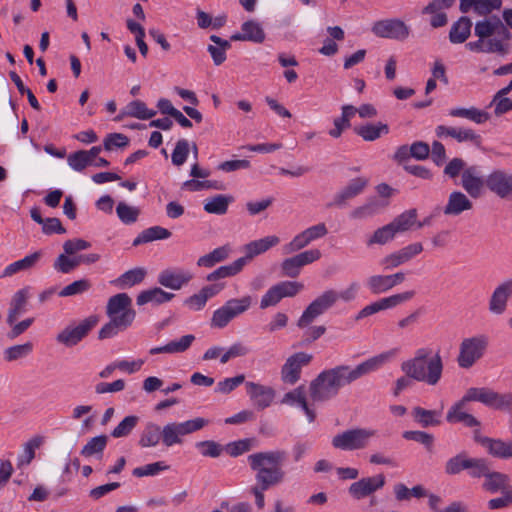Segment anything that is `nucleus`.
Returning <instances> with one entry per match:
<instances>
[{
	"label": "nucleus",
	"mask_w": 512,
	"mask_h": 512,
	"mask_svg": "<svg viewBox=\"0 0 512 512\" xmlns=\"http://www.w3.org/2000/svg\"><path fill=\"white\" fill-rule=\"evenodd\" d=\"M168 469L169 465H167L164 461H158L137 467L133 470L132 473L136 477H146L158 475L160 472L166 471Z\"/></svg>",
	"instance_id": "obj_59"
},
{
	"label": "nucleus",
	"mask_w": 512,
	"mask_h": 512,
	"mask_svg": "<svg viewBox=\"0 0 512 512\" xmlns=\"http://www.w3.org/2000/svg\"><path fill=\"white\" fill-rule=\"evenodd\" d=\"M354 131L364 141L373 142L382 136L387 135L390 131V128L383 122H369L355 127Z\"/></svg>",
	"instance_id": "obj_33"
},
{
	"label": "nucleus",
	"mask_w": 512,
	"mask_h": 512,
	"mask_svg": "<svg viewBox=\"0 0 512 512\" xmlns=\"http://www.w3.org/2000/svg\"><path fill=\"white\" fill-rule=\"evenodd\" d=\"M163 444L166 447H172L174 445L182 444L183 442V431L179 422H169L163 427Z\"/></svg>",
	"instance_id": "obj_45"
},
{
	"label": "nucleus",
	"mask_w": 512,
	"mask_h": 512,
	"mask_svg": "<svg viewBox=\"0 0 512 512\" xmlns=\"http://www.w3.org/2000/svg\"><path fill=\"white\" fill-rule=\"evenodd\" d=\"M282 404L297 407L301 409V411L307 417V420L312 423L316 418L315 411L309 406L306 400V392L304 387L299 386L287 393L284 394L282 400Z\"/></svg>",
	"instance_id": "obj_22"
},
{
	"label": "nucleus",
	"mask_w": 512,
	"mask_h": 512,
	"mask_svg": "<svg viewBox=\"0 0 512 512\" xmlns=\"http://www.w3.org/2000/svg\"><path fill=\"white\" fill-rule=\"evenodd\" d=\"M189 150V142L186 139L178 140L172 152V163L175 166H182L188 158Z\"/></svg>",
	"instance_id": "obj_61"
},
{
	"label": "nucleus",
	"mask_w": 512,
	"mask_h": 512,
	"mask_svg": "<svg viewBox=\"0 0 512 512\" xmlns=\"http://www.w3.org/2000/svg\"><path fill=\"white\" fill-rule=\"evenodd\" d=\"M33 351V343L26 342L23 344H17L7 347L3 351L4 360L7 362H13L16 360L24 359L28 357Z\"/></svg>",
	"instance_id": "obj_50"
},
{
	"label": "nucleus",
	"mask_w": 512,
	"mask_h": 512,
	"mask_svg": "<svg viewBox=\"0 0 512 512\" xmlns=\"http://www.w3.org/2000/svg\"><path fill=\"white\" fill-rule=\"evenodd\" d=\"M461 184L463 189L473 198H478L483 192L486 185L485 179L474 166L466 168L461 177Z\"/></svg>",
	"instance_id": "obj_23"
},
{
	"label": "nucleus",
	"mask_w": 512,
	"mask_h": 512,
	"mask_svg": "<svg viewBox=\"0 0 512 512\" xmlns=\"http://www.w3.org/2000/svg\"><path fill=\"white\" fill-rule=\"evenodd\" d=\"M156 115V111L147 107L141 100H134L129 102L125 108L117 116L116 120L123 117H133L139 120H148Z\"/></svg>",
	"instance_id": "obj_35"
},
{
	"label": "nucleus",
	"mask_w": 512,
	"mask_h": 512,
	"mask_svg": "<svg viewBox=\"0 0 512 512\" xmlns=\"http://www.w3.org/2000/svg\"><path fill=\"white\" fill-rule=\"evenodd\" d=\"M385 482L386 480L383 474L363 477L358 481L353 482L349 486L348 492L354 499L360 500L382 489Z\"/></svg>",
	"instance_id": "obj_21"
},
{
	"label": "nucleus",
	"mask_w": 512,
	"mask_h": 512,
	"mask_svg": "<svg viewBox=\"0 0 512 512\" xmlns=\"http://www.w3.org/2000/svg\"><path fill=\"white\" fill-rule=\"evenodd\" d=\"M79 266L78 256L67 255L65 252L60 254L54 261L53 267L60 273H70Z\"/></svg>",
	"instance_id": "obj_58"
},
{
	"label": "nucleus",
	"mask_w": 512,
	"mask_h": 512,
	"mask_svg": "<svg viewBox=\"0 0 512 512\" xmlns=\"http://www.w3.org/2000/svg\"><path fill=\"white\" fill-rule=\"evenodd\" d=\"M415 296L414 290H407L400 293L392 294L387 297H383L375 302H372L363 307L355 316L357 321L364 319L368 316L376 314L380 311L394 309L408 301Z\"/></svg>",
	"instance_id": "obj_11"
},
{
	"label": "nucleus",
	"mask_w": 512,
	"mask_h": 512,
	"mask_svg": "<svg viewBox=\"0 0 512 512\" xmlns=\"http://www.w3.org/2000/svg\"><path fill=\"white\" fill-rule=\"evenodd\" d=\"M376 434L377 431L374 429H350L335 435L332 439V445L344 451L359 450L365 448Z\"/></svg>",
	"instance_id": "obj_9"
},
{
	"label": "nucleus",
	"mask_w": 512,
	"mask_h": 512,
	"mask_svg": "<svg viewBox=\"0 0 512 512\" xmlns=\"http://www.w3.org/2000/svg\"><path fill=\"white\" fill-rule=\"evenodd\" d=\"M109 322L99 331V339H108L124 331L133 323L136 313L132 308V299L126 293H119L109 298L106 306Z\"/></svg>",
	"instance_id": "obj_4"
},
{
	"label": "nucleus",
	"mask_w": 512,
	"mask_h": 512,
	"mask_svg": "<svg viewBox=\"0 0 512 512\" xmlns=\"http://www.w3.org/2000/svg\"><path fill=\"white\" fill-rule=\"evenodd\" d=\"M509 483V477L500 472L489 470L485 476L483 488L491 493L504 492Z\"/></svg>",
	"instance_id": "obj_42"
},
{
	"label": "nucleus",
	"mask_w": 512,
	"mask_h": 512,
	"mask_svg": "<svg viewBox=\"0 0 512 512\" xmlns=\"http://www.w3.org/2000/svg\"><path fill=\"white\" fill-rule=\"evenodd\" d=\"M388 205V201L370 199L362 206L355 208L350 216L354 219H365L377 214L382 208Z\"/></svg>",
	"instance_id": "obj_44"
},
{
	"label": "nucleus",
	"mask_w": 512,
	"mask_h": 512,
	"mask_svg": "<svg viewBox=\"0 0 512 512\" xmlns=\"http://www.w3.org/2000/svg\"><path fill=\"white\" fill-rule=\"evenodd\" d=\"M372 32L381 38L405 40L410 33L409 27L400 19H386L374 23Z\"/></svg>",
	"instance_id": "obj_16"
},
{
	"label": "nucleus",
	"mask_w": 512,
	"mask_h": 512,
	"mask_svg": "<svg viewBox=\"0 0 512 512\" xmlns=\"http://www.w3.org/2000/svg\"><path fill=\"white\" fill-rule=\"evenodd\" d=\"M30 296V287H24L13 295L7 315V323L12 325L20 315L26 312L27 300Z\"/></svg>",
	"instance_id": "obj_31"
},
{
	"label": "nucleus",
	"mask_w": 512,
	"mask_h": 512,
	"mask_svg": "<svg viewBox=\"0 0 512 512\" xmlns=\"http://www.w3.org/2000/svg\"><path fill=\"white\" fill-rule=\"evenodd\" d=\"M367 184L368 179L366 177H356L351 179L348 184L334 196V200L331 205H344L346 201L361 194Z\"/></svg>",
	"instance_id": "obj_26"
},
{
	"label": "nucleus",
	"mask_w": 512,
	"mask_h": 512,
	"mask_svg": "<svg viewBox=\"0 0 512 512\" xmlns=\"http://www.w3.org/2000/svg\"><path fill=\"white\" fill-rule=\"evenodd\" d=\"M352 382L349 366L340 365L324 370L310 383V397L314 402L327 401L336 396L343 386Z\"/></svg>",
	"instance_id": "obj_5"
},
{
	"label": "nucleus",
	"mask_w": 512,
	"mask_h": 512,
	"mask_svg": "<svg viewBox=\"0 0 512 512\" xmlns=\"http://www.w3.org/2000/svg\"><path fill=\"white\" fill-rule=\"evenodd\" d=\"M138 417L134 415L126 416L111 432L114 438L128 436L138 423Z\"/></svg>",
	"instance_id": "obj_60"
},
{
	"label": "nucleus",
	"mask_w": 512,
	"mask_h": 512,
	"mask_svg": "<svg viewBox=\"0 0 512 512\" xmlns=\"http://www.w3.org/2000/svg\"><path fill=\"white\" fill-rule=\"evenodd\" d=\"M470 460L471 458L466 457L463 453L451 457L445 464V473L448 475H457L463 470H467Z\"/></svg>",
	"instance_id": "obj_54"
},
{
	"label": "nucleus",
	"mask_w": 512,
	"mask_h": 512,
	"mask_svg": "<svg viewBox=\"0 0 512 512\" xmlns=\"http://www.w3.org/2000/svg\"><path fill=\"white\" fill-rule=\"evenodd\" d=\"M489 336L483 333L464 338L459 346L457 363L460 368L469 369L486 353Z\"/></svg>",
	"instance_id": "obj_6"
},
{
	"label": "nucleus",
	"mask_w": 512,
	"mask_h": 512,
	"mask_svg": "<svg viewBox=\"0 0 512 512\" xmlns=\"http://www.w3.org/2000/svg\"><path fill=\"white\" fill-rule=\"evenodd\" d=\"M401 370L413 380L434 386L441 379L443 363L439 353L433 355L430 348H420L401 364Z\"/></svg>",
	"instance_id": "obj_3"
},
{
	"label": "nucleus",
	"mask_w": 512,
	"mask_h": 512,
	"mask_svg": "<svg viewBox=\"0 0 512 512\" xmlns=\"http://www.w3.org/2000/svg\"><path fill=\"white\" fill-rule=\"evenodd\" d=\"M422 251L423 245L420 242L411 243L383 257L380 264L386 270L395 269L409 262Z\"/></svg>",
	"instance_id": "obj_19"
},
{
	"label": "nucleus",
	"mask_w": 512,
	"mask_h": 512,
	"mask_svg": "<svg viewBox=\"0 0 512 512\" xmlns=\"http://www.w3.org/2000/svg\"><path fill=\"white\" fill-rule=\"evenodd\" d=\"M435 133L439 138L451 137L458 142L479 143L480 135L470 128H455L439 125L435 129Z\"/></svg>",
	"instance_id": "obj_25"
},
{
	"label": "nucleus",
	"mask_w": 512,
	"mask_h": 512,
	"mask_svg": "<svg viewBox=\"0 0 512 512\" xmlns=\"http://www.w3.org/2000/svg\"><path fill=\"white\" fill-rule=\"evenodd\" d=\"M171 236V232L161 226H152L143 230L134 240L133 245L138 246L140 244L149 243L156 240L168 239Z\"/></svg>",
	"instance_id": "obj_40"
},
{
	"label": "nucleus",
	"mask_w": 512,
	"mask_h": 512,
	"mask_svg": "<svg viewBox=\"0 0 512 512\" xmlns=\"http://www.w3.org/2000/svg\"><path fill=\"white\" fill-rule=\"evenodd\" d=\"M367 289L372 294H382L392 289L389 275L374 274L365 281Z\"/></svg>",
	"instance_id": "obj_48"
},
{
	"label": "nucleus",
	"mask_w": 512,
	"mask_h": 512,
	"mask_svg": "<svg viewBox=\"0 0 512 512\" xmlns=\"http://www.w3.org/2000/svg\"><path fill=\"white\" fill-rule=\"evenodd\" d=\"M245 389L249 400L258 410L270 407L275 399L276 392L271 386L247 381L245 382Z\"/></svg>",
	"instance_id": "obj_18"
},
{
	"label": "nucleus",
	"mask_w": 512,
	"mask_h": 512,
	"mask_svg": "<svg viewBox=\"0 0 512 512\" xmlns=\"http://www.w3.org/2000/svg\"><path fill=\"white\" fill-rule=\"evenodd\" d=\"M312 360V355L306 352H297L289 356L281 368V380L293 385L301 377V371Z\"/></svg>",
	"instance_id": "obj_14"
},
{
	"label": "nucleus",
	"mask_w": 512,
	"mask_h": 512,
	"mask_svg": "<svg viewBox=\"0 0 512 512\" xmlns=\"http://www.w3.org/2000/svg\"><path fill=\"white\" fill-rule=\"evenodd\" d=\"M193 273L189 269L181 267L166 268L157 278L160 285L172 290H180L193 279Z\"/></svg>",
	"instance_id": "obj_20"
},
{
	"label": "nucleus",
	"mask_w": 512,
	"mask_h": 512,
	"mask_svg": "<svg viewBox=\"0 0 512 512\" xmlns=\"http://www.w3.org/2000/svg\"><path fill=\"white\" fill-rule=\"evenodd\" d=\"M414 419L422 426L429 427L435 426L440 423L441 412L435 410H426L421 407L413 409Z\"/></svg>",
	"instance_id": "obj_51"
},
{
	"label": "nucleus",
	"mask_w": 512,
	"mask_h": 512,
	"mask_svg": "<svg viewBox=\"0 0 512 512\" xmlns=\"http://www.w3.org/2000/svg\"><path fill=\"white\" fill-rule=\"evenodd\" d=\"M210 40L214 44L208 46V52L214 64L219 66L226 60V51L231 47V44L228 40L222 39L216 35H211Z\"/></svg>",
	"instance_id": "obj_43"
},
{
	"label": "nucleus",
	"mask_w": 512,
	"mask_h": 512,
	"mask_svg": "<svg viewBox=\"0 0 512 512\" xmlns=\"http://www.w3.org/2000/svg\"><path fill=\"white\" fill-rule=\"evenodd\" d=\"M195 340V336L187 334L179 339L172 340L165 345L153 347L149 350V354H179L189 349Z\"/></svg>",
	"instance_id": "obj_30"
},
{
	"label": "nucleus",
	"mask_w": 512,
	"mask_h": 512,
	"mask_svg": "<svg viewBox=\"0 0 512 512\" xmlns=\"http://www.w3.org/2000/svg\"><path fill=\"white\" fill-rule=\"evenodd\" d=\"M91 287L89 280L80 279L72 282L71 284L65 286L60 292V297H70L82 294L88 291Z\"/></svg>",
	"instance_id": "obj_62"
},
{
	"label": "nucleus",
	"mask_w": 512,
	"mask_h": 512,
	"mask_svg": "<svg viewBox=\"0 0 512 512\" xmlns=\"http://www.w3.org/2000/svg\"><path fill=\"white\" fill-rule=\"evenodd\" d=\"M337 303L336 290L329 288L319 294L305 308L302 315L298 319L297 326L305 328L309 326L316 318L323 315Z\"/></svg>",
	"instance_id": "obj_8"
},
{
	"label": "nucleus",
	"mask_w": 512,
	"mask_h": 512,
	"mask_svg": "<svg viewBox=\"0 0 512 512\" xmlns=\"http://www.w3.org/2000/svg\"><path fill=\"white\" fill-rule=\"evenodd\" d=\"M472 22L468 17H460L449 32V40L453 44L464 43L471 34Z\"/></svg>",
	"instance_id": "obj_38"
},
{
	"label": "nucleus",
	"mask_w": 512,
	"mask_h": 512,
	"mask_svg": "<svg viewBox=\"0 0 512 512\" xmlns=\"http://www.w3.org/2000/svg\"><path fill=\"white\" fill-rule=\"evenodd\" d=\"M42 257L41 251L33 252L24 258L7 265L1 273V278L11 277L19 272L32 269Z\"/></svg>",
	"instance_id": "obj_32"
},
{
	"label": "nucleus",
	"mask_w": 512,
	"mask_h": 512,
	"mask_svg": "<svg viewBox=\"0 0 512 512\" xmlns=\"http://www.w3.org/2000/svg\"><path fill=\"white\" fill-rule=\"evenodd\" d=\"M477 441L485 448L491 456L508 459L512 458V441L493 439L488 437H479Z\"/></svg>",
	"instance_id": "obj_27"
},
{
	"label": "nucleus",
	"mask_w": 512,
	"mask_h": 512,
	"mask_svg": "<svg viewBox=\"0 0 512 512\" xmlns=\"http://www.w3.org/2000/svg\"><path fill=\"white\" fill-rule=\"evenodd\" d=\"M67 163L72 170L82 172L93 162L88 157L86 150H79L68 155Z\"/></svg>",
	"instance_id": "obj_56"
},
{
	"label": "nucleus",
	"mask_w": 512,
	"mask_h": 512,
	"mask_svg": "<svg viewBox=\"0 0 512 512\" xmlns=\"http://www.w3.org/2000/svg\"><path fill=\"white\" fill-rule=\"evenodd\" d=\"M472 207L471 200L463 192L453 191L448 196L443 213L446 216H458L465 211L471 210Z\"/></svg>",
	"instance_id": "obj_28"
},
{
	"label": "nucleus",
	"mask_w": 512,
	"mask_h": 512,
	"mask_svg": "<svg viewBox=\"0 0 512 512\" xmlns=\"http://www.w3.org/2000/svg\"><path fill=\"white\" fill-rule=\"evenodd\" d=\"M251 305L252 297L249 295L227 300L213 312L210 322L211 327L217 329L225 328L233 319L249 310Z\"/></svg>",
	"instance_id": "obj_7"
},
{
	"label": "nucleus",
	"mask_w": 512,
	"mask_h": 512,
	"mask_svg": "<svg viewBox=\"0 0 512 512\" xmlns=\"http://www.w3.org/2000/svg\"><path fill=\"white\" fill-rule=\"evenodd\" d=\"M397 234L390 223L376 229L373 234L367 239V246L385 245L391 242Z\"/></svg>",
	"instance_id": "obj_49"
},
{
	"label": "nucleus",
	"mask_w": 512,
	"mask_h": 512,
	"mask_svg": "<svg viewBox=\"0 0 512 512\" xmlns=\"http://www.w3.org/2000/svg\"><path fill=\"white\" fill-rule=\"evenodd\" d=\"M242 32L231 36L234 41H251L262 43L265 40V33L261 24L255 20H248L242 24Z\"/></svg>",
	"instance_id": "obj_29"
},
{
	"label": "nucleus",
	"mask_w": 512,
	"mask_h": 512,
	"mask_svg": "<svg viewBox=\"0 0 512 512\" xmlns=\"http://www.w3.org/2000/svg\"><path fill=\"white\" fill-rule=\"evenodd\" d=\"M397 353V349H391L366 359L354 368L349 366L350 378H352L354 382L365 375L378 371L384 365L392 361Z\"/></svg>",
	"instance_id": "obj_13"
},
{
	"label": "nucleus",
	"mask_w": 512,
	"mask_h": 512,
	"mask_svg": "<svg viewBox=\"0 0 512 512\" xmlns=\"http://www.w3.org/2000/svg\"><path fill=\"white\" fill-rule=\"evenodd\" d=\"M487 188L501 199L512 201V173L502 169L493 170L485 178Z\"/></svg>",
	"instance_id": "obj_15"
},
{
	"label": "nucleus",
	"mask_w": 512,
	"mask_h": 512,
	"mask_svg": "<svg viewBox=\"0 0 512 512\" xmlns=\"http://www.w3.org/2000/svg\"><path fill=\"white\" fill-rule=\"evenodd\" d=\"M464 401H477L489 408L504 410L509 409L512 406V393L501 394L489 388L473 387L468 389L465 393Z\"/></svg>",
	"instance_id": "obj_10"
},
{
	"label": "nucleus",
	"mask_w": 512,
	"mask_h": 512,
	"mask_svg": "<svg viewBox=\"0 0 512 512\" xmlns=\"http://www.w3.org/2000/svg\"><path fill=\"white\" fill-rule=\"evenodd\" d=\"M474 34L478 39L466 44L467 49L472 52L504 56L510 50L509 41L512 35L499 18L477 21Z\"/></svg>",
	"instance_id": "obj_2"
},
{
	"label": "nucleus",
	"mask_w": 512,
	"mask_h": 512,
	"mask_svg": "<svg viewBox=\"0 0 512 512\" xmlns=\"http://www.w3.org/2000/svg\"><path fill=\"white\" fill-rule=\"evenodd\" d=\"M230 247L228 245L215 248L210 253L201 256L197 260V265L200 267L210 268L216 263L225 260L230 254Z\"/></svg>",
	"instance_id": "obj_47"
},
{
	"label": "nucleus",
	"mask_w": 512,
	"mask_h": 512,
	"mask_svg": "<svg viewBox=\"0 0 512 512\" xmlns=\"http://www.w3.org/2000/svg\"><path fill=\"white\" fill-rule=\"evenodd\" d=\"M233 201L234 198L231 195L217 194L205 200L203 209L209 214L224 215Z\"/></svg>",
	"instance_id": "obj_37"
},
{
	"label": "nucleus",
	"mask_w": 512,
	"mask_h": 512,
	"mask_svg": "<svg viewBox=\"0 0 512 512\" xmlns=\"http://www.w3.org/2000/svg\"><path fill=\"white\" fill-rule=\"evenodd\" d=\"M163 442V429L154 422H148L139 435L138 445L142 448L156 447Z\"/></svg>",
	"instance_id": "obj_34"
},
{
	"label": "nucleus",
	"mask_w": 512,
	"mask_h": 512,
	"mask_svg": "<svg viewBox=\"0 0 512 512\" xmlns=\"http://www.w3.org/2000/svg\"><path fill=\"white\" fill-rule=\"evenodd\" d=\"M285 458L286 452L283 450L257 452L248 456L247 460L255 473L256 481L252 493L259 509L265 506L264 492L284 481L285 471L281 466Z\"/></svg>",
	"instance_id": "obj_1"
},
{
	"label": "nucleus",
	"mask_w": 512,
	"mask_h": 512,
	"mask_svg": "<svg viewBox=\"0 0 512 512\" xmlns=\"http://www.w3.org/2000/svg\"><path fill=\"white\" fill-rule=\"evenodd\" d=\"M129 144V138L122 133H110L103 141V148L112 151L116 148H124Z\"/></svg>",
	"instance_id": "obj_64"
},
{
	"label": "nucleus",
	"mask_w": 512,
	"mask_h": 512,
	"mask_svg": "<svg viewBox=\"0 0 512 512\" xmlns=\"http://www.w3.org/2000/svg\"><path fill=\"white\" fill-rule=\"evenodd\" d=\"M173 297V293L166 292L159 287H154L140 292L137 296L136 302L139 306L149 303L160 305L169 302Z\"/></svg>",
	"instance_id": "obj_36"
},
{
	"label": "nucleus",
	"mask_w": 512,
	"mask_h": 512,
	"mask_svg": "<svg viewBox=\"0 0 512 512\" xmlns=\"http://www.w3.org/2000/svg\"><path fill=\"white\" fill-rule=\"evenodd\" d=\"M245 266V259L238 258L229 265L220 266L207 276L208 281H215L217 279L231 277L238 274Z\"/></svg>",
	"instance_id": "obj_46"
},
{
	"label": "nucleus",
	"mask_w": 512,
	"mask_h": 512,
	"mask_svg": "<svg viewBox=\"0 0 512 512\" xmlns=\"http://www.w3.org/2000/svg\"><path fill=\"white\" fill-rule=\"evenodd\" d=\"M512 297V278L500 282L491 293L488 300V310L492 315L500 316L507 310Z\"/></svg>",
	"instance_id": "obj_17"
},
{
	"label": "nucleus",
	"mask_w": 512,
	"mask_h": 512,
	"mask_svg": "<svg viewBox=\"0 0 512 512\" xmlns=\"http://www.w3.org/2000/svg\"><path fill=\"white\" fill-rule=\"evenodd\" d=\"M107 444V437L104 435L91 438L87 444L82 448L81 454L85 457L94 455H102L103 450Z\"/></svg>",
	"instance_id": "obj_55"
},
{
	"label": "nucleus",
	"mask_w": 512,
	"mask_h": 512,
	"mask_svg": "<svg viewBox=\"0 0 512 512\" xmlns=\"http://www.w3.org/2000/svg\"><path fill=\"white\" fill-rule=\"evenodd\" d=\"M116 213L121 222L124 224H132L137 221L140 210L125 202H119L116 206Z\"/></svg>",
	"instance_id": "obj_57"
},
{
	"label": "nucleus",
	"mask_w": 512,
	"mask_h": 512,
	"mask_svg": "<svg viewBox=\"0 0 512 512\" xmlns=\"http://www.w3.org/2000/svg\"><path fill=\"white\" fill-rule=\"evenodd\" d=\"M417 223V210L409 209L398 215L390 222L396 234L412 229Z\"/></svg>",
	"instance_id": "obj_41"
},
{
	"label": "nucleus",
	"mask_w": 512,
	"mask_h": 512,
	"mask_svg": "<svg viewBox=\"0 0 512 512\" xmlns=\"http://www.w3.org/2000/svg\"><path fill=\"white\" fill-rule=\"evenodd\" d=\"M448 114L452 117H461L468 119L476 124H483L490 119V115L488 112L478 109L476 107H456L450 109Z\"/></svg>",
	"instance_id": "obj_39"
},
{
	"label": "nucleus",
	"mask_w": 512,
	"mask_h": 512,
	"mask_svg": "<svg viewBox=\"0 0 512 512\" xmlns=\"http://www.w3.org/2000/svg\"><path fill=\"white\" fill-rule=\"evenodd\" d=\"M245 382V376L243 374H239L234 377L225 378L217 383L215 388V392L221 394H228L235 390L239 385Z\"/></svg>",
	"instance_id": "obj_63"
},
{
	"label": "nucleus",
	"mask_w": 512,
	"mask_h": 512,
	"mask_svg": "<svg viewBox=\"0 0 512 512\" xmlns=\"http://www.w3.org/2000/svg\"><path fill=\"white\" fill-rule=\"evenodd\" d=\"M146 271L143 268H134L122 274L117 280L116 284L122 288H129L143 281Z\"/></svg>",
	"instance_id": "obj_52"
},
{
	"label": "nucleus",
	"mask_w": 512,
	"mask_h": 512,
	"mask_svg": "<svg viewBox=\"0 0 512 512\" xmlns=\"http://www.w3.org/2000/svg\"><path fill=\"white\" fill-rule=\"evenodd\" d=\"M279 243L280 238L276 235H268L263 238L251 241L243 247L245 256L240 257V259H245L246 265L248 261H250L251 259L258 255L267 252L269 249L278 245Z\"/></svg>",
	"instance_id": "obj_24"
},
{
	"label": "nucleus",
	"mask_w": 512,
	"mask_h": 512,
	"mask_svg": "<svg viewBox=\"0 0 512 512\" xmlns=\"http://www.w3.org/2000/svg\"><path fill=\"white\" fill-rule=\"evenodd\" d=\"M257 445L258 441L255 438H245L228 443L225 447V450L230 456L237 457L257 447Z\"/></svg>",
	"instance_id": "obj_53"
},
{
	"label": "nucleus",
	"mask_w": 512,
	"mask_h": 512,
	"mask_svg": "<svg viewBox=\"0 0 512 512\" xmlns=\"http://www.w3.org/2000/svg\"><path fill=\"white\" fill-rule=\"evenodd\" d=\"M97 322L96 316H89L77 324H69L57 334L56 340L66 347H73L87 336Z\"/></svg>",
	"instance_id": "obj_12"
}]
</instances>
